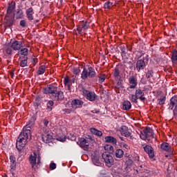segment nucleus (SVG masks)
<instances>
[{"mask_svg":"<svg viewBox=\"0 0 177 177\" xmlns=\"http://www.w3.org/2000/svg\"><path fill=\"white\" fill-rule=\"evenodd\" d=\"M83 104L84 102L80 100H74L71 102V106L73 109H81Z\"/></svg>","mask_w":177,"mask_h":177,"instance_id":"18","label":"nucleus"},{"mask_svg":"<svg viewBox=\"0 0 177 177\" xmlns=\"http://www.w3.org/2000/svg\"><path fill=\"white\" fill-rule=\"evenodd\" d=\"M63 111H64V113H66V114H71V111H73L71 109H65L63 110Z\"/></svg>","mask_w":177,"mask_h":177,"instance_id":"50","label":"nucleus"},{"mask_svg":"<svg viewBox=\"0 0 177 177\" xmlns=\"http://www.w3.org/2000/svg\"><path fill=\"white\" fill-rule=\"evenodd\" d=\"M30 139H31V126L26 124V127L23 128V131L17 140L16 147L17 150L21 151L26 145H27L28 140H30Z\"/></svg>","mask_w":177,"mask_h":177,"instance_id":"1","label":"nucleus"},{"mask_svg":"<svg viewBox=\"0 0 177 177\" xmlns=\"http://www.w3.org/2000/svg\"><path fill=\"white\" fill-rule=\"evenodd\" d=\"M16 9V2L12 1L8 4L7 8V13L6 15V17H9L10 16H13V12Z\"/></svg>","mask_w":177,"mask_h":177,"instance_id":"9","label":"nucleus"},{"mask_svg":"<svg viewBox=\"0 0 177 177\" xmlns=\"http://www.w3.org/2000/svg\"><path fill=\"white\" fill-rule=\"evenodd\" d=\"M19 26H21V27H27V21H26V20L23 19L21 20L19 22Z\"/></svg>","mask_w":177,"mask_h":177,"instance_id":"41","label":"nucleus"},{"mask_svg":"<svg viewBox=\"0 0 177 177\" xmlns=\"http://www.w3.org/2000/svg\"><path fill=\"white\" fill-rule=\"evenodd\" d=\"M13 48H12V46H8L6 48V53H7V55H12V53L13 52Z\"/></svg>","mask_w":177,"mask_h":177,"instance_id":"36","label":"nucleus"},{"mask_svg":"<svg viewBox=\"0 0 177 177\" xmlns=\"http://www.w3.org/2000/svg\"><path fill=\"white\" fill-rule=\"evenodd\" d=\"M165 100H166L165 97H163L159 99L158 104H160V106L162 104H165Z\"/></svg>","mask_w":177,"mask_h":177,"instance_id":"42","label":"nucleus"},{"mask_svg":"<svg viewBox=\"0 0 177 177\" xmlns=\"http://www.w3.org/2000/svg\"><path fill=\"white\" fill-rule=\"evenodd\" d=\"M129 83L130 84L129 89H135L138 86V79L133 75L130 76Z\"/></svg>","mask_w":177,"mask_h":177,"instance_id":"13","label":"nucleus"},{"mask_svg":"<svg viewBox=\"0 0 177 177\" xmlns=\"http://www.w3.org/2000/svg\"><path fill=\"white\" fill-rule=\"evenodd\" d=\"M123 147H125V149H128V145L123 144Z\"/></svg>","mask_w":177,"mask_h":177,"instance_id":"55","label":"nucleus"},{"mask_svg":"<svg viewBox=\"0 0 177 177\" xmlns=\"http://www.w3.org/2000/svg\"><path fill=\"white\" fill-rule=\"evenodd\" d=\"M26 15L28 20L30 21L34 20V8H32V7H30L29 8L26 9Z\"/></svg>","mask_w":177,"mask_h":177,"instance_id":"14","label":"nucleus"},{"mask_svg":"<svg viewBox=\"0 0 177 177\" xmlns=\"http://www.w3.org/2000/svg\"><path fill=\"white\" fill-rule=\"evenodd\" d=\"M28 57L25 58V59H23L21 61L19 66L21 67H26L27 66V60H28Z\"/></svg>","mask_w":177,"mask_h":177,"instance_id":"38","label":"nucleus"},{"mask_svg":"<svg viewBox=\"0 0 177 177\" xmlns=\"http://www.w3.org/2000/svg\"><path fill=\"white\" fill-rule=\"evenodd\" d=\"M145 152L147 153L149 157L150 158H153L154 157V149H153V147L150 145H146L143 147Z\"/></svg>","mask_w":177,"mask_h":177,"instance_id":"15","label":"nucleus"},{"mask_svg":"<svg viewBox=\"0 0 177 177\" xmlns=\"http://www.w3.org/2000/svg\"><path fill=\"white\" fill-rule=\"evenodd\" d=\"M60 2H61V3L63 2V0H60Z\"/></svg>","mask_w":177,"mask_h":177,"instance_id":"59","label":"nucleus"},{"mask_svg":"<svg viewBox=\"0 0 177 177\" xmlns=\"http://www.w3.org/2000/svg\"><path fill=\"white\" fill-rule=\"evenodd\" d=\"M50 169H51V170L56 169V163H55V162L50 163Z\"/></svg>","mask_w":177,"mask_h":177,"instance_id":"47","label":"nucleus"},{"mask_svg":"<svg viewBox=\"0 0 177 177\" xmlns=\"http://www.w3.org/2000/svg\"><path fill=\"white\" fill-rule=\"evenodd\" d=\"M29 161L32 165V168L35 169V165H39L41 164V156L34 153L33 155L30 156Z\"/></svg>","mask_w":177,"mask_h":177,"instance_id":"8","label":"nucleus"},{"mask_svg":"<svg viewBox=\"0 0 177 177\" xmlns=\"http://www.w3.org/2000/svg\"><path fill=\"white\" fill-rule=\"evenodd\" d=\"M64 84L68 85V86H70V79L68 78V77H65Z\"/></svg>","mask_w":177,"mask_h":177,"instance_id":"44","label":"nucleus"},{"mask_svg":"<svg viewBox=\"0 0 177 177\" xmlns=\"http://www.w3.org/2000/svg\"><path fill=\"white\" fill-rule=\"evenodd\" d=\"M41 134V139L44 143H50L53 140V136L50 134V132L46 129V127H43L40 130Z\"/></svg>","mask_w":177,"mask_h":177,"instance_id":"5","label":"nucleus"},{"mask_svg":"<svg viewBox=\"0 0 177 177\" xmlns=\"http://www.w3.org/2000/svg\"><path fill=\"white\" fill-rule=\"evenodd\" d=\"M90 131L91 133H93V135H96V136H102L103 135V133L101 131H99L95 128H91Z\"/></svg>","mask_w":177,"mask_h":177,"instance_id":"28","label":"nucleus"},{"mask_svg":"<svg viewBox=\"0 0 177 177\" xmlns=\"http://www.w3.org/2000/svg\"><path fill=\"white\" fill-rule=\"evenodd\" d=\"M110 149H113V146H109Z\"/></svg>","mask_w":177,"mask_h":177,"instance_id":"56","label":"nucleus"},{"mask_svg":"<svg viewBox=\"0 0 177 177\" xmlns=\"http://www.w3.org/2000/svg\"><path fill=\"white\" fill-rule=\"evenodd\" d=\"M129 99L131 100V102H132L133 103H138V96H136V94L133 95H129Z\"/></svg>","mask_w":177,"mask_h":177,"instance_id":"33","label":"nucleus"},{"mask_svg":"<svg viewBox=\"0 0 177 177\" xmlns=\"http://www.w3.org/2000/svg\"><path fill=\"white\" fill-rule=\"evenodd\" d=\"M165 157L168 158V155H165Z\"/></svg>","mask_w":177,"mask_h":177,"instance_id":"58","label":"nucleus"},{"mask_svg":"<svg viewBox=\"0 0 177 177\" xmlns=\"http://www.w3.org/2000/svg\"><path fill=\"white\" fill-rule=\"evenodd\" d=\"M104 139L106 143H113V145H117V139L113 136H106Z\"/></svg>","mask_w":177,"mask_h":177,"instance_id":"23","label":"nucleus"},{"mask_svg":"<svg viewBox=\"0 0 177 177\" xmlns=\"http://www.w3.org/2000/svg\"><path fill=\"white\" fill-rule=\"evenodd\" d=\"M135 94L138 99H139L141 102H145V100H146V97H145V92H143V91L141 89L138 88L136 90Z\"/></svg>","mask_w":177,"mask_h":177,"instance_id":"16","label":"nucleus"},{"mask_svg":"<svg viewBox=\"0 0 177 177\" xmlns=\"http://www.w3.org/2000/svg\"><path fill=\"white\" fill-rule=\"evenodd\" d=\"M89 140L85 139L84 138H80L79 142H77V145H79L80 147H82V149H84V150H86V149L89 147Z\"/></svg>","mask_w":177,"mask_h":177,"instance_id":"10","label":"nucleus"},{"mask_svg":"<svg viewBox=\"0 0 177 177\" xmlns=\"http://www.w3.org/2000/svg\"><path fill=\"white\" fill-rule=\"evenodd\" d=\"M10 75H11V77H12V78H13V77H14V75H15V73H13V72H10Z\"/></svg>","mask_w":177,"mask_h":177,"instance_id":"54","label":"nucleus"},{"mask_svg":"<svg viewBox=\"0 0 177 177\" xmlns=\"http://www.w3.org/2000/svg\"><path fill=\"white\" fill-rule=\"evenodd\" d=\"M102 157L106 167H109V168H110V167H111L113 164H114V159L113 158V156L110 153L105 152L102 153Z\"/></svg>","mask_w":177,"mask_h":177,"instance_id":"7","label":"nucleus"},{"mask_svg":"<svg viewBox=\"0 0 177 177\" xmlns=\"http://www.w3.org/2000/svg\"><path fill=\"white\" fill-rule=\"evenodd\" d=\"M95 78L96 77V71H95V68H92V66L83 68V71L81 74V78L82 80H86V78Z\"/></svg>","mask_w":177,"mask_h":177,"instance_id":"4","label":"nucleus"},{"mask_svg":"<svg viewBox=\"0 0 177 177\" xmlns=\"http://www.w3.org/2000/svg\"><path fill=\"white\" fill-rule=\"evenodd\" d=\"M169 104H170L169 107L171 108V110H174V108L175 107V106H177V95H174L170 99Z\"/></svg>","mask_w":177,"mask_h":177,"instance_id":"22","label":"nucleus"},{"mask_svg":"<svg viewBox=\"0 0 177 177\" xmlns=\"http://www.w3.org/2000/svg\"><path fill=\"white\" fill-rule=\"evenodd\" d=\"M10 171L13 172V171L16 169V165L17 162H16V158L13 155H11L10 156Z\"/></svg>","mask_w":177,"mask_h":177,"instance_id":"19","label":"nucleus"},{"mask_svg":"<svg viewBox=\"0 0 177 177\" xmlns=\"http://www.w3.org/2000/svg\"><path fill=\"white\" fill-rule=\"evenodd\" d=\"M136 68L138 71L145 70V68H146V63L145 62V59H139L136 62Z\"/></svg>","mask_w":177,"mask_h":177,"instance_id":"17","label":"nucleus"},{"mask_svg":"<svg viewBox=\"0 0 177 177\" xmlns=\"http://www.w3.org/2000/svg\"><path fill=\"white\" fill-rule=\"evenodd\" d=\"M44 93L48 95L55 102H59V100H63L64 99V93L62 91H57V86L50 84L44 88Z\"/></svg>","mask_w":177,"mask_h":177,"instance_id":"2","label":"nucleus"},{"mask_svg":"<svg viewBox=\"0 0 177 177\" xmlns=\"http://www.w3.org/2000/svg\"><path fill=\"white\" fill-rule=\"evenodd\" d=\"M171 62L174 64H176V62H177V50H174L172 52V54H171Z\"/></svg>","mask_w":177,"mask_h":177,"instance_id":"30","label":"nucleus"},{"mask_svg":"<svg viewBox=\"0 0 177 177\" xmlns=\"http://www.w3.org/2000/svg\"><path fill=\"white\" fill-rule=\"evenodd\" d=\"M14 16L17 19H23V17H24V12H23V10H21V8H18L15 11Z\"/></svg>","mask_w":177,"mask_h":177,"instance_id":"21","label":"nucleus"},{"mask_svg":"<svg viewBox=\"0 0 177 177\" xmlns=\"http://www.w3.org/2000/svg\"><path fill=\"white\" fill-rule=\"evenodd\" d=\"M42 123L46 128L48 127V124H49V120H48L47 119H44L42 120Z\"/></svg>","mask_w":177,"mask_h":177,"instance_id":"45","label":"nucleus"},{"mask_svg":"<svg viewBox=\"0 0 177 177\" xmlns=\"http://www.w3.org/2000/svg\"><path fill=\"white\" fill-rule=\"evenodd\" d=\"M132 108V104H131V102L126 100L122 104L123 110H131Z\"/></svg>","mask_w":177,"mask_h":177,"instance_id":"25","label":"nucleus"},{"mask_svg":"<svg viewBox=\"0 0 177 177\" xmlns=\"http://www.w3.org/2000/svg\"><path fill=\"white\" fill-rule=\"evenodd\" d=\"M81 26L83 28V31H86L89 28V24L88 22H82Z\"/></svg>","mask_w":177,"mask_h":177,"instance_id":"35","label":"nucleus"},{"mask_svg":"<svg viewBox=\"0 0 177 177\" xmlns=\"http://www.w3.org/2000/svg\"><path fill=\"white\" fill-rule=\"evenodd\" d=\"M82 93L83 96L90 102H95V100H96V97H97V95L95 92L88 91L84 88H82Z\"/></svg>","mask_w":177,"mask_h":177,"instance_id":"6","label":"nucleus"},{"mask_svg":"<svg viewBox=\"0 0 177 177\" xmlns=\"http://www.w3.org/2000/svg\"><path fill=\"white\" fill-rule=\"evenodd\" d=\"M80 73H81V70H80V68H73V74L77 75V74H80Z\"/></svg>","mask_w":177,"mask_h":177,"instance_id":"43","label":"nucleus"},{"mask_svg":"<svg viewBox=\"0 0 177 177\" xmlns=\"http://www.w3.org/2000/svg\"><path fill=\"white\" fill-rule=\"evenodd\" d=\"M5 19L7 21V26H8V27H12V25L15 23V18H13V15H11L8 17H6V15Z\"/></svg>","mask_w":177,"mask_h":177,"instance_id":"24","label":"nucleus"},{"mask_svg":"<svg viewBox=\"0 0 177 177\" xmlns=\"http://www.w3.org/2000/svg\"><path fill=\"white\" fill-rule=\"evenodd\" d=\"M140 137L142 140H146V139L151 143L153 139H154V133L153 129L150 127H146L143 131H140Z\"/></svg>","mask_w":177,"mask_h":177,"instance_id":"3","label":"nucleus"},{"mask_svg":"<svg viewBox=\"0 0 177 177\" xmlns=\"http://www.w3.org/2000/svg\"><path fill=\"white\" fill-rule=\"evenodd\" d=\"M77 30L78 31V34H82V31H84V29L81 25L77 27Z\"/></svg>","mask_w":177,"mask_h":177,"instance_id":"46","label":"nucleus"},{"mask_svg":"<svg viewBox=\"0 0 177 177\" xmlns=\"http://www.w3.org/2000/svg\"><path fill=\"white\" fill-rule=\"evenodd\" d=\"M46 70V66L45 65H41L39 66V70L37 71L38 75H42Z\"/></svg>","mask_w":177,"mask_h":177,"instance_id":"31","label":"nucleus"},{"mask_svg":"<svg viewBox=\"0 0 177 177\" xmlns=\"http://www.w3.org/2000/svg\"><path fill=\"white\" fill-rule=\"evenodd\" d=\"M13 177H17V176H13Z\"/></svg>","mask_w":177,"mask_h":177,"instance_id":"62","label":"nucleus"},{"mask_svg":"<svg viewBox=\"0 0 177 177\" xmlns=\"http://www.w3.org/2000/svg\"><path fill=\"white\" fill-rule=\"evenodd\" d=\"M111 6H113V3H111V1H107L104 5V9H110Z\"/></svg>","mask_w":177,"mask_h":177,"instance_id":"39","label":"nucleus"},{"mask_svg":"<svg viewBox=\"0 0 177 177\" xmlns=\"http://www.w3.org/2000/svg\"><path fill=\"white\" fill-rule=\"evenodd\" d=\"M34 62H37V59H34Z\"/></svg>","mask_w":177,"mask_h":177,"instance_id":"57","label":"nucleus"},{"mask_svg":"<svg viewBox=\"0 0 177 177\" xmlns=\"http://www.w3.org/2000/svg\"><path fill=\"white\" fill-rule=\"evenodd\" d=\"M117 87L120 89V88H122V80H118L117 83Z\"/></svg>","mask_w":177,"mask_h":177,"instance_id":"48","label":"nucleus"},{"mask_svg":"<svg viewBox=\"0 0 177 177\" xmlns=\"http://www.w3.org/2000/svg\"><path fill=\"white\" fill-rule=\"evenodd\" d=\"M18 53H20L22 56H27L28 55V49L26 48H21Z\"/></svg>","mask_w":177,"mask_h":177,"instance_id":"32","label":"nucleus"},{"mask_svg":"<svg viewBox=\"0 0 177 177\" xmlns=\"http://www.w3.org/2000/svg\"><path fill=\"white\" fill-rule=\"evenodd\" d=\"M58 140H59V142H66V137L63 138H58Z\"/></svg>","mask_w":177,"mask_h":177,"instance_id":"52","label":"nucleus"},{"mask_svg":"<svg viewBox=\"0 0 177 177\" xmlns=\"http://www.w3.org/2000/svg\"><path fill=\"white\" fill-rule=\"evenodd\" d=\"M160 149H162V150H164V151H167V153H169L170 156H173L174 154V150L168 142L162 143L160 145Z\"/></svg>","mask_w":177,"mask_h":177,"instance_id":"11","label":"nucleus"},{"mask_svg":"<svg viewBox=\"0 0 177 177\" xmlns=\"http://www.w3.org/2000/svg\"><path fill=\"white\" fill-rule=\"evenodd\" d=\"M10 45L13 50H20L23 48V42L17 40L11 42Z\"/></svg>","mask_w":177,"mask_h":177,"instance_id":"12","label":"nucleus"},{"mask_svg":"<svg viewBox=\"0 0 177 177\" xmlns=\"http://www.w3.org/2000/svg\"><path fill=\"white\" fill-rule=\"evenodd\" d=\"M153 75H154V73L153 72V71H148L146 73V78H151L153 77Z\"/></svg>","mask_w":177,"mask_h":177,"instance_id":"40","label":"nucleus"},{"mask_svg":"<svg viewBox=\"0 0 177 177\" xmlns=\"http://www.w3.org/2000/svg\"><path fill=\"white\" fill-rule=\"evenodd\" d=\"M92 161H93L94 165H97V167H100V165H102V163L100 162V160H99V156H93Z\"/></svg>","mask_w":177,"mask_h":177,"instance_id":"27","label":"nucleus"},{"mask_svg":"<svg viewBox=\"0 0 177 177\" xmlns=\"http://www.w3.org/2000/svg\"><path fill=\"white\" fill-rule=\"evenodd\" d=\"M173 113L174 117H177V105L174 106V109L173 110Z\"/></svg>","mask_w":177,"mask_h":177,"instance_id":"49","label":"nucleus"},{"mask_svg":"<svg viewBox=\"0 0 177 177\" xmlns=\"http://www.w3.org/2000/svg\"><path fill=\"white\" fill-rule=\"evenodd\" d=\"M21 1H26V0H21Z\"/></svg>","mask_w":177,"mask_h":177,"instance_id":"61","label":"nucleus"},{"mask_svg":"<svg viewBox=\"0 0 177 177\" xmlns=\"http://www.w3.org/2000/svg\"><path fill=\"white\" fill-rule=\"evenodd\" d=\"M3 177H8L6 175H5Z\"/></svg>","mask_w":177,"mask_h":177,"instance_id":"60","label":"nucleus"},{"mask_svg":"<svg viewBox=\"0 0 177 177\" xmlns=\"http://www.w3.org/2000/svg\"><path fill=\"white\" fill-rule=\"evenodd\" d=\"M53 104H55V103L52 100H49L47 103V105L50 106L51 107L53 106Z\"/></svg>","mask_w":177,"mask_h":177,"instance_id":"51","label":"nucleus"},{"mask_svg":"<svg viewBox=\"0 0 177 177\" xmlns=\"http://www.w3.org/2000/svg\"><path fill=\"white\" fill-rule=\"evenodd\" d=\"M126 171H129V169H131V167H132V165H133V161L132 160V159H128L126 161Z\"/></svg>","mask_w":177,"mask_h":177,"instance_id":"29","label":"nucleus"},{"mask_svg":"<svg viewBox=\"0 0 177 177\" xmlns=\"http://www.w3.org/2000/svg\"><path fill=\"white\" fill-rule=\"evenodd\" d=\"M113 77L115 78L120 77V68H118V66H116L113 70Z\"/></svg>","mask_w":177,"mask_h":177,"instance_id":"34","label":"nucleus"},{"mask_svg":"<svg viewBox=\"0 0 177 177\" xmlns=\"http://www.w3.org/2000/svg\"><path fill=\"white\" fill-rule=\"evenodd\" d=\"M98 81L99 82H100V84H102V82H104V81L106 80V75L103 74V75H100L98 76Z\"/></svg>","mask_w":177,"mask_h":177,"instance_id":"37","label":"nucleus"},{"mask_svg":"<svg viewBox=\"0 0 177 177\" xmlns=\"http://www.w3.org/2000/svg\"><path fill=\"white\" fill-rule=\"evenodd\" d=\"M120 132L121 135L125 136L126 138H129V136H131V132H129V129L127 127V126H122Z\"/></svg>","mask_w":177,"mask_h":177,"instance_id":"20","label":"nucleus"},{"mask_svg":"<svg viewBox=\"0 0 177 177\" xmlns=\"http://www.w3.org/2000/svg\"><path fill=\"white\" fill-rule=\"evenodd\" d=\"M47 110L48 111H52V106H49V105H47Z\"/></svg>","mask_w":177,"mask_h":177,"instance_id":"53","label":"nucleus"},{"mask_svg":"<svg viewBox=\"0 0 177 177\" xmlns=\"http://www.w3.org/2000/svg\"><path fill=\"white\" fill-rule=\"evenodd\" d=\"M116 158H122L124 157V151L121 149H118L115 151Z\"/></svg>","mask_w":177,"mask_h":177,"instance_id":"26","label":"nucleus"}]
</instances>
